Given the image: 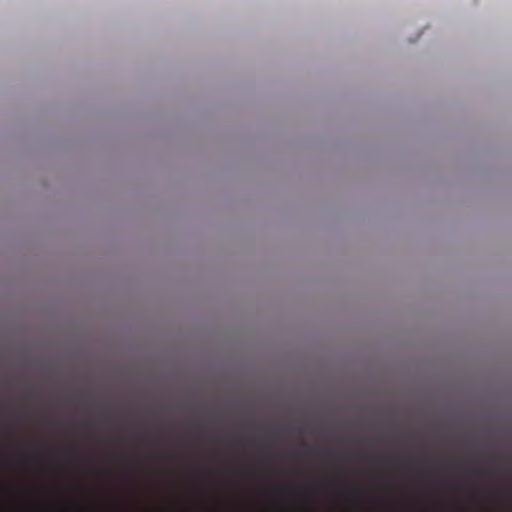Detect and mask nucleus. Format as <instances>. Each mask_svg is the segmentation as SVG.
<instances>
[{
	"label": "nucleus",
	"instance_id": "nucleus-1",
	"mask_svg": "<svg viewBox=\"0 0 512 512\" xmlns=\"http://www.w3.org/2000/svg\"><path fill=\"white\" fill-rule=\"evenodd\" d=\"M351 493L355 494L357 491L355 489L350 490Z\"/></svg>",
	"mask_w": 512,
	"mask_h": 512
}]
</instances>
